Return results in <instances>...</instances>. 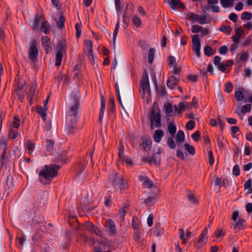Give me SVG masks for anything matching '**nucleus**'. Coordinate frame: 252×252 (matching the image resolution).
I'll use <instances>...</instances> for the list:
<instances>
[{"label": "nucleus", "instance_id": "nucleus-60", "mask_svg": "<svg viewBox=\"0 0 252 252\" xmlns=\"http://www.w3.org/2000/svg\"><path fill=\"white\" fill-rule=\"evenodd\" d=\"M232 172L233 175L238 176L240 174V170L238 165H235L233 167Z\"/></svg>", "mask_w": 252, "mask_h": 252}, {"label": "nucleus", "instance_id": "nucleus-63", "mask_svg": "<svg viewBox=\"0 0 252 252\" xmlns=\"http://www.w3.org/2000/svg\"><path fill=\"white\" fill-rule=\"evenodd\" d=\"M194 126H195L194 122L191 120V121H189L187 123L186 126L188 129L191 130V129H192L194 127Z\"/></svg>", "mask_w": 252, "mask_h": 252}, {"label": "nucleus", "instance_id": "nucleus-11", "mask_svg": "<svg viewBox=\"0 0 252 252\" xmlns=\"http://www.w3.org/2000/svg\"><path fill=\"white\" fill-rule=\"evenodd\" d=\"M105 227L107 228V231L110 236H115L117 234V229L115 223L112 220L108 219L107 220Z\"/></svg>", "mask_w": 252, "mask_h": 252}, {"label": "nucleus", "instance_id": "nucleus-51", "mask_svg": "<svg viewBox=\"0 0 252 252\" xmlns=\"http://www.w3.org/2000/svg\"><path fill=\"white\" fill-rule=\"evenodd\" d=\"M251 110V104H246L242 106L241 108V112L243 114H245L248 112H250Z\"/></svg>", "mask_w": 252, "mask_h": 252}, {"label": "nucleus", "instance_id": "nucleus-19", "mask_svg": "<svg viewBox=\"0 0 252 252\" xmlns=\"http://www.w3.org/2000/svg\"><path fill=\"white\" fill-rule=\"evenodd\" d=\"M167 129L171 136L174 137L176 132V126L173 122H170L167 126Z\"/></svg>", "mask_w": 252, "mask_h": 252}, {"label": "nucleus", "instance_id": "nucleus-38", "mask_svg": "<svg viewBox=\"0 0 252 252\" xmlns=\"http://www.w3.org/2000/svg\"><path fill=\"white\" fill-rule=\"evenodd\" d=\"M184 147L185 149L191 155H193L195 154V149L194 148L189 144L188 143H185L184 145Z\"/></svg>", "mask_w": 252, "mask_h": 252}, {"label": "nucleus", "instance_id": "nucleus-53", "mask_svg": "<svg viewBox=\"0 0 252 252\" xmlns=\"http://www.w3.org/2000/svg\"><path fill=\"white\" fill-rule=\"evenodd\" d=\"M126 207L121 208L118 212V215L120 218H121L123 220H124L125 216L126 215Z\"/></svg>", "mask_w": 252, "mask_h": 252}, {"label": "nucleus", "instance_id": "nucleus-36", "mask_svg": "<svg viewBox=\"0 0 252 252\" xmlns=\"http://www.w3.org/2000/svg\"><path fill=\"white\" fill-rule=\"evenodd\" d=\"M167 140V145L168 146L172 149H175L176 147V144L173 140V137H168Z\"/></svg>", "mask_w": 252, "mask_h": 252}, {"label": "nucleus", "instance_id": "nucleus-42", "mask_svg": "<svg viewBox=\"0 0 252 252\" xmlns=\"http://www.w3.org/2000/svg\"><path fill=\"white\" fill-rule=\"evenodd\" d=\"M241 18L243 20H249L252 18V14L249 12H244L241 14Z\"/></svg>", "mask_w": 252, "mask_h": 252}, {"label": "nucleus", "instance_id": "nucleus-26", "mask_svg": "<svg viewBox=\"0 0 252 252\" xmlns=\"http://www.w3.org/2000/svg\"><path fill=\"white\" fill-rule=\"evenodd\" d=\"M41 18L42 17L41 16H39L38 15H36L34 20L33 21V24L32 25V28L33 30H38L39 27V23Z\"/></svg>", "mask_w": 252, "mask_h": 252}, {"label": "nucleus", "instance_id": "nucleus-61", "mask_svg": "<svg viewBox=\"0 0 252 252\" xmlns=\"http://www.w3.org/2000/svg\"><path fill=\"white\" fill-rule=\"evenodd\" d=\"M215 235L216 237H223L225 235V232L221 229L217 230L215 232Z\"/></svg>", "mask_w": 252, "mask_h": 252}, {"label": "nucleus", "instance_id": "nucleus-28", "mask_svg": "<svg viewBox=\"0 0 252 252\" xmlns=\"http://www.w3.org/2000/svg\"><path fill=\"white\" fill-rule=\"evenodd\" d=\"M245 223V220L243 219H239L235 222L234 228L235 230H240L243 228Z\"/></svg>", "mask_w": 252, "mask_h": 252}, {"label": "nucleus", "instance_id": "nucleus-58", "mask_svg": "<svg viewBox=\"0 0 252 252\" xmlns=\"http://www.w3.org/2000/svg\"><path fill=\"white\" fill-rule=\"evenodd\" d=\"M191 136L195 141H198L200 137V133L199 131H197L192 133Z\"/></svg>", "mask_w": 252, "mask_h": 252}, {"label": "nucleus", "instance_id": "nucleus-7", "mask_svg": "<svg viewBox=\"0 0 252 252\" xmlns=\"http://www.w3.org/2000/svg\"><path fill=\"white\" fill-rule=\"evenodd\" d=\"M77 121V116H67L66 118V128L68 133H72L73 129L76 127Z\"/></svg>", "mask_w": 252, "mask_h": 252}, {"label": "nucleus", "instance_id": "nucleus-27", "mask_svg": "<svg viewBox=\"0 0 252 252\" xmlns=\"http://www.w3.org/2000/svg\"><path fill=\"white\" fill-rule=\"evenodd\" d=\"M35 147V143L32 140H28L26 144V150L30 154H32L34 150Z\"/></svg>", "mask_w": 252, "mask_h": 252}, {"label": "nucleus", "instance_id": "nucleus-45", "mask_svg": "<svg viewBox=\"0 0 252 252\" xmlns=\"http://www.w3.org/2000/svg\"><path fill=\"white\" fill-rule=\"evenodd\" d=\"M220 31L224 32L225 33L230 34L232 31V29L230 26H223L220 27Z\"/></svg>", "mask_w": 252, "mask_h": 252}, {"label": "nucleus", "instance_id": "nucleus-55", "mask_svg": "<svg viewBox=\"0 0 252 252\" xmlns=\"http://www.w3.org/2000/svg\"><path fill=\"white\" fill-rule=\"evenodd\" d=\"M122 162H125V163L127 165L131 166L132 165V161L131 159L128 157L124 156L122 158H120Z\"/></svg>", "mask_w": 252, "mask_h": 252}, {"label": "nucleus", "instance_id": "nucleus-41", "mask_svg": "<svg viewBox=\"0 0 252 252\" xmlns=\"http://www.w3.org/2000/svg\"><path fill=\"white\" fill-rule=\"evenodd\" d=\"M168 3L171 9L175 10L178 6L179 3H180V0H172L169 1Z\"/></svg>", "mask_w": 252, "mask_h": 252}, {"label": "nucleus", "instance_id": "nucleus-14", "mask_svg": "<svg viewBox=\"0 0 252 252\" xmlns=\"http://www.w3.org/2000/svg\"><path fill=\"white\" fill-rule=\"evenodd\" d=\"M86 227L89 230L93 232L96 236H102L101 230L93 223L91 222L88 223L86 224Z\"/></svg>", "mask_w": 252, "mask_h": 252}, {"label": "nucleus", "instance_id": "nucleus-56", "mask_svg": "<svg viewBox=\"0 0 252 252\" xmlns=\"http://www.w3.org/2000/svg\"><path fill=\"white\" fill-rule=\"evenodd\" d=\"M88 51L93 50V43L91 40H86L85 41Z\"/></svg>", "mask_w": 252, "mask_h": 252}, {"label": "nucleus", "instance_id": "nucleus-57", "mask_svg": "<svg viewBox=\"0 0 252 252\" xmlns=\"http://www.w3.org/2000/svg\"><path fill=\"white\" fill-rule=\"evenodd\" d=\"M201 29L202 27L198 26L197 25H193L191 27V32L193 33H198L200 32Z\"/></svg>", "mask_w": 252, "mask_h": 252}, {"label": "nucleus", "instance_id": "nucleus-17", "mask_svg": "<svg viewBox=\"0 0 252 252\" xmlns=\"http://www.w3.org/2000/svg\"><path fill=\"white\" fill-rule=\"evenodd\" d=\"M100 109L99 113V122L101 123L105 109V100L103 96L101 97Z\"/></svg>", "mask_w": 252, "mask_h": 252}, {"label": "nucleus", "instance_id": "nucleus-18", "mask_svg": "<svg viewBox=\"0 0 252 252\" xmlns=\"http://www.w3.org/2000/svg\"><path fill=\"white\" fill-rule=\"evenodd\" d=\"M48 107H42L41 106H38L36 107L37 112L40 115L43 120L45 121L46 117V111Z\"/></svg>", "mask_w": 252, "mask_h": 252}, {"label": "nucleus", "instance_id": "nucleus-4", "mask_svg": "<svg viewBox=\"0 0 252 252\" xmlns=\"http://www.w3.org/2000/svg\"><path fill=\"white\" fill-rule=\"evenodd\" d=\"M140 91H142V97L144 98L146 94H150V85L149 77L146 72L143 74L142 79L140 81Z\"/></svg>", "mask_w": 252, "mask_h": 252}, {"label": "nucleus", "instance_id": "nucleus-12", "mask_svg": "<svg viewBox=\"0 0 252 252\" xmlns=\"http://www.w3.org/2000/svg\"><path fill=\"white\" fill-rule=\"evenodd\" d=\"M42 45L47 54L52 51V47L50 42V39L47 36H43L41 38Z\"/></svg>", "mask_w": 252, "mask_h": 252}, {"label": "nucleus", "instance_id": "nucleus-48", "mask_svg": "<svg viewBox=\"0 0 252 252\" xmlns=\"http://www.w3.org/2000/svg\"><path fill=\"white\" fill-rule=\"evenodd\" d=\"M54 145V142L52 140H47L46 141V149L48 151H51L53 150Z\"/></svg>", "mask_w": 252, "mask_h": 252}, {"label": "nucleus", "instance_id": "nucleus-23", "mask_svg": "<svg viewBox=\"0 0 252 252\" xmlns=\"http://www.w3.org/2000/svg\"><path fill=\"white\" fill-rule=\"evenodd\" d=\"M243 32V31L241 28H238L236 30L235 35H233L232 37L234 42H238L239 41Z\"/></svg>", "mask_w": 252, "mask_h": 252}, {"label": "nucleus", "instance_id": "nucleus-6", "mask_svg": "<svg viewBox=\"0 0 252 252\" xmlns=\"http://www.w3.org/2000/svg\"><path fill=\"white\" fill-rule=\"evenodd\" d=\"M188 16L193 23L198 22L201 25H204L209 23V20L205 15H200L193 12H189L188 14Z\"/></svg>", "mask_w": 252, "mask_h": 252}, {"label": "nucleus", "instance_id": "nucleus-50", "mask_svg": "<svg viewBox=\"0 0 252 252\" xmlns=\"http://www.w3.org/2000/svg\"><path fill=\"white\" fill-rule=\"evenodd\" d=\"M205 54L207 56H210L213 54V49L209 46H206L204 49Z\"/></svg>", "mask_w": 252, "mask_h": 252}, {"label": "nucleus", "instance_id": "nucleus-54", "mask_svg": "<svg viewBox=\"0 0 252 252\" xmlns=\"http://www.w3.org/2000/svg\"><path fill=\"white\" fill-rule=\"evenodd\" d=\"M165 111L168 116H171L172 113V106L171 104L168 103L165 105Z\"/></svg>", "mask_w": 252, "mask_h": 252}, {"label": "nucleus", "instance_id": "nucleus-21", "mask_svg": "<svg viewBox=\"0 0 252 252\" xmlns=\"http://www.w3.org/2000/svg\"><path fill=\"white\" fill-rule=\"evenodd\" d=\"M189 106V103L187 102H180L178 104V107L175 105V110L178 113H182L186 108Z\"/></svg>", "mask_w": 252, "mask_h": 252}, {"label": "nucleus", "instance_id": "nucleus-15", "mask_svg": "<svg viewBox=\"0 0 252 252\" xmlns=\"http://www.w3.org/2000/svg\"><path fill=\"white\" fill-rule=\"evenodd\" d=\"M166 84L169 88L173 89L178 85V80L175 76H171L168 78Z\"/></svg>", "mask_w": 252, "mask_h": 252}, {"label": "nucleus", "instance_id": "nucleus-9", "mask_svg": "<svg viewBox=\"0 0 252 252\" xmlns=\"http://www.w3.org/2000/svg\"><path fill=\"white\" fill-rule=\"evenodd\" d=\"M191 38L193 44L192 50L196 56L199 57L200 56L201 43L199 36L197 34L193 35L191 36Z\"/></svg>", "mask_w": 252, "mask_h": 252}, {"label": "nucleus", "instance_id": "nucleus-22", "mask_svg": "<svg viewBox=\"0 0 252 252\" xmlns=\"http://www.w3.org/2000/svg\"><path fill=\"white\" fill-rule=\"evenodd\" d=\"M66 49L65 42L63 40L60 41L57 46V52L65 53Z\"/></svg>", "mask_w": 252, "mask_h": 252}, {"label": "nucleus", "instance_id": "nucleus-39", "mask_svg": "<svg viewBox=\"0 0 252 252\" xmlns=\"http://www.w3.org/2000/svg\"><path fill=\"white\" fill-rule=\"evenodd\" d=\"M156 90L158 95L164 96L166 94L165 88L162 86H158L156 85Z\"/></svg>", "mask_w": 252, "mask_h": 252}, {"label": "nucleus", "instance_id": "nucleus-10", "mask_svg": "<svg viewBox=\"0 0 252 252\" xmlns=\"http://www.w3.org/2000/svg\"><path fill=\"white\" fill-rule=\"evenodd\" d=\"M207 233L208 230L205 228L199 235L197 242L195 244L196 247L200 248L201 245L206 244L208 239Z\"/></svg>", "mask_w": 252, "mask_h": 252}, {"label": "nucleus", "instance_id": "nucleus-1", "mask_svg": "<svg viewBox=\"0 0 252 252\" xmlns=\"http://www.w3.org/2000/svg\"><path fill=\"white\" fill-rule=\"evenodd\" d=\"M107 187L110 189L109 191L113 192L119 189L122 192L126 189L128 186L126 181L122 177H118L116 172L111 171L109 173Z\"/></svg>", "mask_w": 252, "mask_h": 252}, {"label": "nucleus", "instance_id": "nucleus-2", "mask_svg": "<svg viewBox=\"0 0 252 252\" xmlns=\"http://www.w3.org/2000/svg\"><path fill=\"white\" fill-rule=\"evenodd\" d=\"M60 168L56 164L46 165L39 172V180L42 184H46L58 175V171Z\"/></svg>", "mask_w": 252, "mask_h": 252}, {"label": "nucleus", "instance_id": "nucleus-24", "mask_svg": "<svg viewBox=\"0 0 252 252\" xmlns=\"http://www.w3.org/2000/svg\"><path fill=\"white\" fill-rule=\"evenodd\" d=\"M160 160V156H157L156 154H153L152 158H149L148 161L151 164L158 165Z\"/></svg>", "mask_w": 252, "mask_h": 252}, {"label": "nucleus", "instance_id": "nucleus-3", "mask_svg": "<svg viewBox=\"0 0 252 252\" xmlns=\"http://www.w3.org/2000/svg\"><path fill=\"white\" fill-rule=\"evenodd\" d=\"M149 120L150 121L151 128L152 129L156 128H159L161 126V116L158 111H156L153 108L150 114Z\"/></svg>", "mask_w": 252, "mask_h": 252}, {"label": "nucleus", "instance_id": "nucleus-46", "mask_svg": "<svg viewBox=\"0 0 252 252\" xmlns=\"http://www.w3.org/2000/svg\"><path fill=\"white\" fill-rule=\"evenodd\" d=\"M132 23L136 27H139L141 23V20L139 17L134 16L132 18Z\"/></svg>", "mask_w": 252, "mask_h": 252}, {"label": "nucleus", "instance_id": "nucleus-52", "mask_svg": "<svg viewBox=\"0 0 252 252\" xmlns=\"http://www.w3.org/2000/svg\"><path fill=\"white\" fill-rule=\"evenodd\" d=\"M188 200L194 204L197 203L198 200H197L196 198L192 194H189L188 195Z\"/></svg>", "mask_w": 252, "mask_h": 252}, {"label": "nucleus", "instance_id": "nucleus-31", "mask_svg": "<svg viewBox=\"0 0 252 252\" xmlns=\"http://www.w3.org/2000/svg\"><path fill=\"white\" fill-rule=\"evenodd\" d=\"M20 120L19 116L15 115L14 117L13 121L12 123V126L10 127H13L16 129H18L20 126Z\"/></svg>", "mask_w": 252, "mask_h": 252}, {"label": "nucleus", "instance_id": "nucleus-20", "mask_svg": "<svg viewBox=\"0 0 252 252\" xmlns=\"http://www.w3.org/2000/svg\"><path fill=\"white\" fill-rule=\"evenodd\" d=\"M19 135V132L17 129L10 127L8 131V136L11 139H15Z\"/></svg>", "mask_w": 252, "mask_h": 252}, {"label": "nucleus", "instance_id": "nucleus-62", "mask_svg": "<svg viewBox=\"0 0 252 252\" xmlns=\"http://www.w3.org/2000/svg\"><path fill=\"white\" fill-rule=\"evenodd\" d=\"M168 60V64L170 66L175 65V64H177L176 63V58L172 56H170L169 57Z\"/></svg>", "mask_w": 252, "mask_h": 252}, {"label": "nucleus", "instance_id": "nucleus-47", "mask_svg": "<svg viewBox=\"0 0 252 252\" xmlns=\"http://www.w3.org/2000/svg\"><path fill=\"white\" fill-rule=\"evenodd\" d=\"M233 90V84L230 82H227L225 85L224 90L227 93H230Z\"/></svg>", "mask_w": 252, "mask_h": 252}, {"label": "nucleus", "instance_id": "nucleus-35", "mask_svg": "<svg viewBox=\"0 0 252 252\" xmlns=\"http://www.w3.org/2000/svg\"><path fill=\"white\" fill-rule=\"evenodd\" d=\"M115 4L118 17H120V15L121 14L122 11V9L121 7L120 0H115Z\"/></svg>", "mask_w": 252, "mask_h": 252}, {"label": "nucleus", "instance_id": "nucleus-49", "mask_svg": "<svg viewBox=\"0 0 252 252\" xmlns=\"http://www.w3.org/2000/svg\"><path fill=\"white\" fill-rule=\"evenodd\" d=\"M208 162L211 165H212L214 163V158L213 157V152L211 150H209L208 151Z\"/></svg>", "mask_w": 252, "mask_h": 252}, {"label": "nucleus", "instance_id": "nucleus-40", "mask_svg": "<svg viewBox=\"0 0 252 252\" xmlns=\"http://www.w3.org/2000/svg\"><path fill=\"white\" fill-rule=\"evenodd\" d=\"M155 50L153 48L150 49L148 53V60L149 63H152L154 60V58L155 56Z\"/></svg>", "mask_w": 252, "mask_h": 252}, {"label": "nucleus", "instance_id": "nucleus-16", "mask_svg": "<svg viewBox=\"0 0 252 252\" xmlns=\"http://www.w3.org/2000/svg\"><path fill=\"white\" fill-rule=\"evenodd\" d=\"M164 135V131L161 129H157L155 131L153 134V139L155 142L158 143Z\"/></svg>", "mask_w": 252, "mask_h": 252}, {"label": "nucleus", "instance_id": "nucleus-43", "mask_svg": "<svg viewBox=\"0 0 252 252\" xmlns=\"http://www.w3.org/2000/svg\"><path fill=\"white\" fill-rule=\"evenodd\" d=\"M120 147L119 148V157L120 158H122L124 155V147L122 144V142L120 141L119 143Z\"/></svg>", "mask_w": 252, "mask_h": 252}, {"label": "nucleus", "instance_id": "nucleus-59", "mask_svg": "<svg viewBox=\"0 0 252 252\" xmlns=\"http://www.w3.org/2000/svg\"><path fill=\"white\" fill-rule=\"evenodd\" d=\"M120 27V17H118L117 22L113 32V36H117Z\"/></svg>", "mask_w": 252, "mask_h": 252}, {"label": "nucleus", "instance_id": "nucleus-8", "mask_svg": "<svg viewBox=\"0 0 252 252\" xmlns=\"http://www.w3.org/2000/svg\"><path fill=\"white\" fill-rule=\"evenodd\" d=\"M71 101V102L70 103L69 110L68 112L67 115L76 116L77 110L79 107V97L77 96L75 98H73Z\"/></svg>", "mask_w": 252, "mask_h": 252}, {"label": "nucleus", "instance_id": "nucleus-44", "mask_svg": "<svg viewBox=\"0 0 252 252\" xmlns=\"http://www.w3.org/2000/svg\"><path fill=\"white\" fill-rule=\"evenodd\" d=\"M65 21L64 17L61 15L58 21L57 22V26L61 29H62L64 27V23Z\"/></svg>", "mask_w": 252, "mask_h": 252}, {"label": "nucleus", "instance_id": "nucleus-37", "mask_svg": "<svg viewBox=\"0 0 252 252\" xmlns=\"http://www.w3.org/2000/svg\"><path fill=\"white\" fill-rule=\"evenodd\" d=\"M157 200V198L155 196H150L145 199V202L148 205L150 206L153 203L156 202Z\"/></svg>", "mask_w": 252, "mask_h": 252}, {"label": "nucleus", "instance_id": "nucleus-25", "mask_svg": "<svg viewBox=\"0 0 252 252\" xmlns=\"http://www.w3.org/2000/svg\"><path fill=\"white\" fill-rule=\"evenodd\" d=\"M176 141L177 143H182L185 141V134L182 130H179L176 136Z\"/></svg>", "mask_w": 252, "mask_h": 252}, {"label": "nucleus", "instance_id": "nucleus-34", "mask_svg": "<svg viewBox=\"0 0 252 252\" xmlns=\"http://www.w3.org/2000/svg\"><path fill=\"white\" fill-rule=\"evenodd\" d=\"M50 26L46 21L42 22L41 26V31L45 33H47L49 32Z\"/></svg>", "mask_w": 252, "mask_h": 252}, {"label": "nucleus", "instance_id": "nucleus-29", "mask_svg": "<svg viewBox=\"0 0 252 252\" xmlns=\"http://www.w3.org/2000/svg\"><path fill=\"white\" fill-rule=\"evenodd\" d=\"M64 53H61V52H57L56 53V61H55V64L57 66H59L61 64L62 61L63 57V55Z\"/></svg>", "mask_w": 252, "mask_h": 252}, {"label": "nucleus", "instance_id": "nucleus-5", "mask_svg": "<svg viewBox=\"0 0 252 252\" xmlns=\"http://www.w3.org/2000/svg\"><path fill=\"white\" fill-rule=\"evenodd\" d=\"M38 54V43L35 40L32 41L30 43V47L29 51V59L32 62L37 61Z\"/></svg>", "mask_w": 252, "mask_h": 252}, {"label": "nucleus", "instance_id": "nucleus-13", "mask_svg": "<svg viewBox=\"0 0 252 252\" xmlns=\"http://www.w3.org/2000/svg\"><path fill=\"white\" fill-rule=\"evenodd\" d=\"M139 180L143 182V186L145 188H151L153 186V183L150 179L146 176L140 175L138 177Z\"/></svg>", "mask_w": 252, "mask_h": 252}, {"label": "nucleus", "instance_id": "nucleus-32", "mask_svg": "<svg viewBox=\"0 0 252 252\" xmlns=\"http://www.w3.org/2000/svg\"><path fill=\"white\" fill-rule=\"evenodd\" d=\"M234 96L238 101H241L244 98V95L242 91H236L235 92Z\"/></svg>", "mask_w": 252, "mask_h": 252}, {"label": "nucleus", "instance_id": "nucleus-30", "mask_svg": "<svg viewBox=\"0 0 252 252\" xmlns=\"http://www.w3.org/2000/svg\"><path fill=\"white\" fill-rule=\"evenodd\" d=\"M220 3L223 8L230 7L233 6V0H220Z\"/></svg>", "mask_w": 252, "mask_h": 252}, {"label": "nucleus", "instance_id": "nucleus-33", "mask_svg": "<svg viewBox=\"0 0 252 252\" xmlns=\"http://www.w3.org/2000/svg\"><path fill=\"white\" fill-rule=\"evenodd\" d=\"M36 89V84L34 83L32 84L31 86V88L30 90L29 95L31 97L30 99L32 100L33 98V96L35 94Z\"/></svg>", "mask_w": 252, "mask_h": 252}, {"label": "nucleus", "instance_id": "nucleus-64", "mask_svg": "<svg viewBox=\"0 0 252 252\" xmlns=\"http://www.w3.org/2000/svg\"><path fill=\"white\" fill-rule=\"evenodd\" d=\"M171 67H172V72L173 74H177L180 71L181 68L180 66H177V64L171 66Z\"/></svg>", "mask_w": 252, "mask_h": 252}]
</instances>
